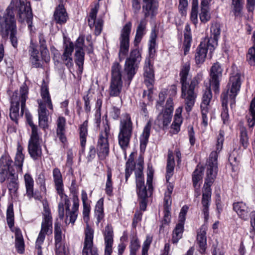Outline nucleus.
Masks as SVG:
<instances>
[{
    "mask_svg": "<svg viewBox=\"0 0 255 255\" xmlns=\"http://www.w3.org/2000/svg\"><path fill=\"white\" fill-rule=\"evenodd\" d=\"M18 21L26 22L28 29L31 31L33 13L30 1L28 0H12L2 15H0V35L3 39H10L12 46L17 48L18 39L16 18Z\"/></svg>",
    "mask_w": 255,
    "mask_h": 255,
    "instance_id": "1",
    "label": "nucleus"
},
{
    "mask_svg": "<svg viewBox=\"0 0 255 255\" xmlns=\"http://www.w3.org/2000/svg\"><path fill=\"white\" fill-rule=\"evenodd\" d=\"M223 144H217L216 150L212 151L209 156L207 164L206 177L205 178L203 191L201 203L202 212L206 220L209 217V207L211 202V186L214 182L218 171V153L222 149Z\"/></svg>",
    "mask_w": 255,
    "mask_h": 255,
    "instance_id": "2",
    "label": "nucleus"
},
{
    "mask_svg": "<svg viewBox=\"0 0 255 255\" xmlns=\"http://www.w3.org/2000/svg\"><path fill=\"white\" fill-rule=\"evenodd\" d=\"M146 24V23L144 19L140 20L137 27L133 41L135 48L131 50L129 56L125 61L124 72L127 76L128 85L136 74L141 60V55L138 50V46L142 37L145 34Z\"/></svg>",
    "mask_w": 255,
    "mask_h": 255,
    "instance_id": "3",
    "label": "nucleus"
},
{
    "mask_svg": "<svg viewBox=\"0 0 255 255\" xmlns=\"http://www.w3.org/2000/svg\"><path fill=\"white\" fill-rule=\"evenodd\" d=\"M190 69L189 62L184 63L180 72V83L181 84V98L184 99L185 110L187 113L191 111L194 106L197 94L195 89L199 84V78L195 77L191 80L190 84L187 82V76Z\"/></svg>",
    "mask_w": 255,
    "mask_h": 255,
    "instance_id": "4",
    "label": "nucleus"
},
{
    "mask_svg": "<svg viewBox=\"0 0 255 255\" xmlns=\"http://www.w3.org/2000/svg\"><path fill=\"white\" fill-rule=\"evenodd\" d=\"M230 84L231 87L227 90V92H224L221 94L222 111L221 112V118L224 124L228 121L229 115L227 107L228 96L231 99L230 106L233 108L235 105L236 97L240 91L241 87L240 77L238 74L231 77L230 78ZM229 85V83L228 84Z\"/></svg>",
    "mask_w": 255,
    "mask_h": 255,
    "instance_id": "5",
    "label": "nucleus"
},
{
    "mask_svg": "<svg viewBox=\"0 0 255 255\" xmlns=\"http://www.w3.org/2000/svg\"><path fill=\"white\" fill-rule=\"evenodd\" d=\"M20 96L18 91H15L11 97L10 107L9 109V117L10 119L18 124V120L19 117V103L21 104V115L24 114L26 107V101L28 98V87L25 83H24L20 87Z\"/></svg>",
    "mask_w": 255,
    "mask_h": 255,
    "instance_id": "6",
    "label": "nucleus"
},
{
    "mask_svg": "<svg viewBox=\"0 0 255 255\" xmlns=\"http://www.w3.org/2000/svg\"><path fill=\"white\" fill-rule=\"evenodd\" d=\"M43 211L42 212V221L41 230L35 243V247L37 249V255H43L41 245L43 244L46 235L52 233V217L49 205L46 200L43 201Z\"/></svg>",
    "mask_w": 255,
    "mask_h": 255,
    "instance_id": "7",
    "label": "nucleus"
},
{
    "mask_svg": "<svg viewBox=\"0 0 255 255\" xmlns=\"http://www.w3.org/2000/svg\"><path fill=\"white\" fill-rule=\"evenodd\" d=\"M132 24L130 21L127 22L121 30L120 41V50L119 57L121 61L126 56L129 51V35L131 32Z\"/></svg>",
    "mask_w": 255,
    "mask_h": 255,
    "instance_id": "8",
    "label": "nucleus"
},
{
    "mask_svg": "<svg viewBox=\"0 0 255 255\" xmlns=\"http://www.w3.org/2000/svg\"><path fill=\"white\" fill-rule=\"evenodd\" d=\"M132 123L129 114L121 120L118 135L119 143H129L132 132Z\"/></svg>",
    "mask_w": 255,
    "mask_h": 255,
    "instance_id": "9",
    "label": "nucleus"
},
{
    "mask_svg": "<svg viewBox=\"0 0 255 255\" xmlns=\"http://www.w3.org/2000/svg\"><path fill=\"white\" fill-rule=\"evenodd\" d=\"M173 110V100L169 98L166 101L164 109L158 115L155 122L160 128L167 129L171 121Z\"/></svg>",
    "mask_w": 255,
    "mask_h": 255,
    "instance_id": "10",
    "label": "nucleus"
},
{
    "mask_svg": "<svg viewBox=\"0 0 255 255\" xmlns=\"http://www.w3.org/2000/svg\"><path fill=\"white\" fill-rule=\"evenodd\" d=\"M144 82L148 88V98H151L153 93V88L154 84V71L153 65L151 63L149 58L145 60L143 67Z\"/></svg>",
    "mask_w": 255,
    "mask_h": 255,
    "instance_id": "11",
    "label": "nucleus"
},
{
    "mask_svg": "<svg viewBox=\"0 0 255 255\" xmlns=\"http://www.w3.org/2000/svg\"><path fill=\"white\" fill-rule=\"evenodd\" d=\"M223 69L221 65L217 62L214 63L210 70V85L215 94L219 92L220 83L222 77Z\"/></svg>",
    "mask_w": 255,
    "mask_h": 255,
    "instance_id": "12",
    "label": "nucleus"
},
{
    "mask_svg": "<svg viewBox=\"0 0 255 255\" xmlns=\"http://www.w3.org/2000/svg\"><path fill=\"white\" fill-rule=\"evenodd\" d=\"M85 236L82 255H89V253H91V255H99L97 250L94 249L92 250L93 246L94 230L88 224L87 225L86 228L85 230Z\"/></svg>",
    "mask_w": 255,
    "mask_h": 255,
    "instance_id": "13",
    "label": "nucleus"
},
{
    "mask_svg": "<svg viewBox=\"0 0 255 255\" xmlns=\"http://www.w3.org/2000/svg\"><path fill=\"white\" fill-rule=\"evenodd\" d=\"M215 49V47L213 45H211L202 40L196 50L195 54L196 63L197 64L203 63L207 56L208 51H209V54L211 56Z\"/></svg>",
    "mask_w": 255,
    "mask_h": 255,
    "instance_id": "14",
    "label": "nucleus"
},
{
    "mask_svg": "<svg viewBox=\"0 0 255 255\" xmlns=\"http://www.w3.org/2000/svg\"><path fill=\"white\" fill-rule=\"evenodd\" d=\"M143 2L142 11L145 18H152L157 14L158 2L156 0H143Z\"/></svg>",
    "mask_w": 255,
    "mask_h": 255,
    "instance_id": "15",
    "label": "nucleus"
},
{
    "mask_svg": "<svg viewBox=\"0 0 255 255\" xmlns=\"http://www.w3.org/2000/svg\"><path fill=\"white\" fill-rule=\"evenodd\" d=\"M114 232L111 225H107L104 232V240L105 244V255H111L112 253L113 244Z\"/></svg>",
    "mask_w": 255,
    "mask_h": 255,
    "instance_id": "16",
    "label": "nucleus"
},
{
    "mask_svg": "<svg viewBox=\"0 0 255 255\" xmlns=\"http://www.w3.org/2000/svg\"><path fill=\"white\" fill-rule=\"evenodd\" d=\"M233 208L241 219L247 221L250 217L251 219L252 218L251 213H250V210L245 203L243 202H235L233 205Z\"/></svg>",
    "mask_w": 255,
    "mask_h": 255,
    "instance_id": "17",
    "label": "nucleus"
},
{
    "mask_svg": "<svg viewBox=\"0 0 255 255\" xmlns=\"http://www.w3.org/2000/svg\"><path fill=\"white\" fill-rule=\"evenodd\" d=\"M210 37L205 38L203 40L207 42L208 44L213 45L214 47H216L218 44V41L221 34V26L220 23L216 22L213 24L210 28Z\"/></svg>",
    "mask_w": 255,
    "mask_h": 255,
    "instance_id": "18",
    "label": "nucleus"
},
{
    "mask_svg": "<svg viewBox=\"0 0 255 255\" xmlns=\"http://www.w3.org/2000/svg\"><path fill=\"white\" fill-rule=\"evenodd\" d=\"M74 48V46L72 42H69L68 44H65L64 52L61 55V60L68 68L72 67L73 65L72 55Z\"/></svg>",
    "mask_w": 255,
    "mask_h": 255,
    "instance_id": "19",
    "label": "nucleus"
},
{
    "mask_svg": "<svg viewBox=\"0 0 255 255\" xmlns=\"http://www.w3.org/2000/svg\"><path fill=\"white\" fill-rule=\"evenodd\" d=\"M28 52L32 65L35 68L41 67L42 65L40 62L39 53L37 49L36 45L31 42L28 48Z\"/></svg>",
    "mask_w": 255,
    "mask_h": 255,
    "instance_id": "20",
    "label": "nucleus"
},
{
    "mask_svg": "<svg viewBox=\"0 0 255 255\" xmlns=\"http://www.w3.org/2000/svg\"><path fill=\"white\" fill-rule=\"evenodd\" d=\"M73 205L71 211L66 214V218L65 219V223L66 224L72 223L73 224L77 217V211L79 207V199L76 195L73 196Z\"/></svg>",
    "mask_w": 255,
    "mask_h": 255,
    "instance_id": "21",
    "label": "nucleus"
},
{
    "mask_svg": "<svg viewBox=\"0 0 255 255\" xmlns=\"http://www.w3.org/2000/svg\"><path fill=\"white\" fill-rule=\"evenodd\" d=\"M54 19L57 24H65L68 19V14L63 6H59L56 8L54 13Z\"/></svg>",
    "mask_w": 255,
    "mask_h": 255,
    "instance_id": "22",
    "label": "nucleus"
},
{
    "mask_svg": "<svg viewBox=\"0 0 255 255\" xmlns=\"http://www.w3.org/2000/svg\"><path fill=\"white\" fill-rule=\"evenodd\" d=\"M123 87L122 80L111 79L109 88L110 95L111 97H117L121 93Z\"/></svg>",
    "mask_w": 255,
    "mask_h": 255,
    "instance_id": "23",
    "label": "nucleus"
},
{
    "mask_svg": "<svg viewBox=\"0 0 255 255\" xmlns=\"http://www.w3.org/2000/svg\"><path fill=\"white\" fill-rule=\"evenodd\" d=\"M40 95L44 103L47 104L48 108L53 110V105L49 92L48 86L43 80L40 89Z\"/></svg>",
    "mask_w": 255,
    "mask_h": 255,
    "instance_id": "24",
    "label": "nucleus"
},
{
    "mask_svg": "<svg viewBox=\"0 0 255 255\" xmlns=\"http://www.w3.org/2000/svg\"><path fill=\"white\" fill-rule=\"evenodd\" d=\"M53 177L54 179L55 186L57 193H62L63 191V183L62 176L60 170L55 168L53 170Z\"/></svg>",
    "mask_w": 255,
    "mask_h": 255,
    "instance_id": "25",
    "label": "nucleus"
},
{
    "mask_svg": "<svg viewBox=\"0 0 255 255\" xmlns=\"http://www.w3.org/2000/svg\"><path fill=\"white\" fill-rule=\"evenodd\" d=\"M203 171L204 168L198 165L192 174L193 184L196 190L200 188V184L199 183L202 180Z\"/></svg>",
    "mask_w": 255,
    "mask_h": 255,
    "instance_id": "26",
    "label": "nucleus"
},
{
    "mask_svg": "<svg viewBox=\"0 0 255 255\" xmlns=\"http://www.w3.org/2000/svg\"><path fill=\"white\" fill-rule=\"evenodd\" d=\"M54 240L55 250L60 248H65V246L62 243V231L61 226L57 223H55L54 226Z\"/></svg>",
    "mask_w": 255,
    "mask_h": 255,
    "instance_id": "27",
    "label": "nucleus"
},
{
    "mask_svg": "<svg viewBox=\"0 0 255 255\" xmlns=\"http://www.w3.org/2000/svg\"><path fill=\"white\" fill-rule=\"evenodd\" d=\"M106 122V124L105 126L104 130L101 132L98 143H109V142H112V140H111L112 137L110 134V125L107 119Z\"/></svg>",
    "mask_w": 255,
    "mask_h": 255,
    "instance_id": "28",
    "label": "nucleus"
},
{
    "mask_svg": "<svg viewBox=\"0 0 255 255\" xmlns=\"http://www.w3.org/2000/svg\"><path fill=\"white\" fill-rule=\"evenodd\" d=\"M211 87L212 86L210 85L209 86H206L205 90H204L202 103L200 106L201 109H208V106L209 105L212 98Z\"/></svg>",
    "mask_w": 255,
    "mask_h": 255,
    "instance_id": "29",
    "label": "nucleus"
},
{
    "mask_svg": "<svg viewBox=\"0 0 255 255\" xmlns=\"http://www.w3.org/2000/svg\"><path fill=\"white\" fill-rule=\"evenodd\" d=\"M12 162L11 159L7 155H2L0 158V169L9 171V176H10L11 172L14 173L12 169Z\"/></svg>",
    "mask_w": 255,
    "mask_h": 255,
    "instance_id": "30",
    "label": "nucleus"
},
{
    "mask_svg": "<svg viewBox=\"0 0 255 255\" xmlns=\"http://www.w3.org/2000/svg\"><path fill=\"white\" fill-rule=\"evenodd\" d=\"M138 200L139 203L140 209L143 211H145L148 203V193L146 188L136 191Z\"/></svg>",
    "mask_w": 255,
    "mask_h": 255,
    "instance_id": "31",
    "label": "nucleus"
},
{
    "mask_svg": "<svg viewBox=\"0 0 255 255\" xmlns=\"http://www.w3.org/2000/svg\"><path fill=\"white\" fill-rule=\"evenodd\" d=\"M206 232L201 229L197 233V241L199 246V252L201 254L205 253L206 249Z\"/></svg>",
    "mask_w": 255,
    "mask_h": 255,
    "instance_id": "32",
    "label": "nucleus"
},
{
    "mask_svg": "<svg viewBox=\"0 0 255 255\" xmlns=\"http://www.w3.org/2000/svg\"><path fill=\"white\" fill-rule=\"evenodd\" d=\"M156 38L157 33L155 29H152L150 35V39L148 43V52L150 57H153L155 53V48L156 45Z\"/></svg>",
    "mask_w": 255,
    "mask_h": 255,
    "instance_id": "33",
    "label": "nucleus"
},
{
    "mask_svg": "<svg viewBox=\"0 0 255 255\" xmlns=\"http://www.w3.org/2000/svg\"><path fill=\"white\" fill-rule=\"evenodd\" d=\"M23 148L20 144H19L17 148V152L15 157L14 164L18 168L19 171L22 172L23 162L24 159V155L22 153Z\"/></svg>",
    "mask_w": 255,
    "mask_h": 255,
    "instance_id": "34",
    "label": "nucleus"
},
{
    "mask_svg": "<svg viewBox=\"0 0 255 255\" xmlns=\"http://www.w3.org/2000/svg\"><path fill=\"white\" fill-rule=\"evenodd\" d=\"M122 67L120 64L115 61L111 67V79L122 80Z\"/></svg>",
    "mask_w": 255,
    "mask_h": 255,
    "instance_id": "35",
    "label": "nucleus"
},
{
    "mask_svg": "<svg viewBox=\"0 0 255 255\" xmlns=\"http://www.w3.org/2000/svg\"><path fill=\"white\" fill-rule=\"evenodd\" d=\"M175 166V161L173 156L171 153L168 154V159L166 166V181H168L170 178L173 174V172Z\"/></svg>",
    "mask_w": 255,
    "mask_h": 255,
    "instance_id": "36",
    "label": "nucleus"
},
{
    "mask_svg": "<svg viewBox=\"0 0 255 255\" xmlns=\"http://www.w3.org/2000/svg\"><path fill=\"white\" fill-rule=\"evenodd\" d=\"M184 231V224L178 223L173 232L172 242L173 244H176L182 238Z\"/></svg>",
    "mask_w": 255,
    "mask_h": 255,
    "instance_id": "37",
    "label": "nucleus"
},
{
    "mask_svg": "<svg viewBox=\"0 0 255 255\" xmlns=\"http://www.w3.org/2000/svg\"><path fill=\"white\" fill-rule=\"evenodd\" d=\"M135 164L134 161L132 153H131L126 164L125 177L126 181H127L128 177L131 174L132 171L135 168Z\"/></svg>",
    "mask_w": 255,
    "mask_h": 255,
    "instance_id": "38",
    "label": "nucleus"
},
{
    "mask_svg": "<svg viewBox=\"0 0 255 255\" xmlns=\"http://www.w3.org/2000/svg\"><path fill=\"white\" fill-rule=\"evenodd\" d=\"M28 151L31 157L34 159H37L42 154L39 144H28Z\"/></svg>",
    "mask_w": 255,
    "mask_h": 255,
    "instance_id": "39",
    "label": "nucleus"
},
{
    "mask_svg": "<svg viewBox=\"0 0 255 255\" xmlns=\"http://www.w3.org/2000/svg\"><path fill=\"white\" fill-rule=\"evenodd\" d=\"M151 124L148 122L144 127L142 134L140 136V143H147L150 133Z\"/></svg>",
    "mask_w": 255,
    "mask_h": 255,
    "instance_id": "40",
    "label": "nucleus"
},
{
    "mask_svg": "<svg viewBox=\"0 0 255 255\" xmlns=\"http://www.w3.org/2000/svg\"><path fill=\"white\" fill-rule=\"evenodd\" d=\"M6 221L9 228L12 229L14 224V217L13 209V204H10L7 207L6 211Z\"/></svg>",
    "mask_w": 255,
    "mask_h": 255,
    "instance_id": "41",
    "label": "nucleus"
},
{
    "mask_svg": "<svg viewBox=\"0 0 255 255\" xmlns=\"http://www.w3.org/2000/svg\"><path fill=\"white\" fill-rule=\"evenodd\" d=\"M88 121H85L80 126L79 134L80 143H85L88 133Z\"/></svg>",
    "mask_w": 255,
    "mask_h": 255,
    "instance_id": "42",
    "label": "nucleus"
},
{
    "mask_svg": "<svg viewBox=\"0 0 255 255\" xmlns=\"http://www.w3.org/2000/svg\"><path fill=\"white\" fill-rule=\"evenodd\" d=\"M75 63L78 66L79 68L82 70L84 62L85 53L83 50L76 49L75 53Z\"/></svg>",
    "mask_w": 255,
    "mask_h": 255,
    "instance_id": "43",
    "label": "nucleus"
},
{
    "mask_svg": "<svg viewBox=\"0 0 255 255\" xmlns=\"http://www.w3.org/2000/svg\"><path fill=\"white\" fill-rule=\"evenodd\" d=\"M10 181L8 185V188L10 192L16 193L18 189V184L16 177L14 176V173L12 172H10V176H9Z\"/></svg>",
    "mask_w": 255,
    "mask_h": 255,
    "instance_id": "44",
    "label": "nucleus"
},
{
    "mask_svg": "<svg viewBox=\"0 0 255 255\" xmlns=\"http://www.w3.org/2000/svg\"><path fill=\"white\" fill-rule=\"evenodd\" d=\"M39 41L40 43V46L41 49V55L43 58V57H44V61L45 62H47L49 60L50 58L49 57H46V55L48 53V50L47 48V46L46 44V41L44 39V37L42 36H40L39 37Z\"/></svg>",
    "mask_w": 255,
    "mask_h": 255,
    "instance_id": "45",
    "label": "nucleus"
},
{
    "mask_svg": "<svg viewBox=\"0 0 255 255\" xmlns=\"http://www.w3.org/2000/svg\"><path fill=\"white\" fill-rule=\"evenodd\" d=\"M24 183L26 188V193L30 194L32 189H34V180L29 173H26L24 175Z\"/></svg>",
    "mask_w": 255,
    "mask_h": 255,
    "instance_id": "46",
    "label": "nucleus"
},
{
    "mask_svg": "<svg viewBox=\"0 0 255 255\" xmlns=\"http://www.w3.org/2000/svg\"><path fill=\"white\" fill-rule=\"evenodd\" d=\"M112 171L109 168L107 171V180L106 183L105 192L106 194L109 196H111L113 193V183L112 181Z\"/></svg>",
    "mask_w": 255,
    "mask_h": 255,
    "instance_id": "47",
    "label": "nucleus"
},
{
    "mask_svg": "<svg viewBox=\"0 0 255 255\" xmlns=\"http://www.w3.org/2000/svg\"><path fill=\"white\" fill-rule=\"evenodd\" d=\"M183 122L182 117H177L174 116L173 122L171 126V128L173 129L174 134L177 133L180 130V127Z\"/></svg>",
    "mask_w": 255,
    "mask_h": 255,
    "instance_id": "48",
    "label": "nucleus"
},
{
    "mask_svg": "<svg viewBox=\"0 0 255 255\" xmlns=\"http://www.w3.org/2000/svg\"><path fill=\"white\" fill-rule=\"evenodd\" d=\"M48 112L38 113L39 125L44 129L48 128Z\"/></svg>",
    "mask_w": 255,
    "mask_h": 255,
    "instance_id": "49",
    "label": "nucleus"
},
{
    "mask_svg": "<svg viewBox=\"0 0 255 255\" xmlns=\"http://www.w3.org/2000/svg\"><path fill=\"white\" fill-rule=\"evenodd\" d=\"M251 118L248 120V125L250 128H253L255 125V98L252 100L250 108Z\"/></svg>",
    "mask_w": 255,
    "mask_h": 255,
    "instance_id": "50",
    "label": "nucleus"
},
{
    "mask_svg": "<svg viewBox=\"0 0 255 255\" xmlns=\"http://www.w3.org/2000/svg\"><path fill=\"white\" fill-rule=\"evenodd\" d=\"M233 12L236 16H239L242 10L244 0H232Z\"/></svg>",
    "mask_w": 255,
    "mask_h": 255,
    "instance_id": "51",
    "label": "nucleus"
},
{
    "mask_svg": "<svg viewBox=\"0 0 255 255\" xmlns=\"http://www.w3.org/2000/svg\"><path fill=\"white\" fill-rule=\"evenodd\" d=\"M192 41V36L191 33H184V54L185 55H187L188 52L189 51L191 43Z\"/></svg>",
    "mask_w": 255,
    "mask_h": 255,
    "instance_id": "52",
    "label": "nucleus"
},
{
    "mask_svg": "<svg viewBox=\"0 0 255 255\" xmlns=\"http://www.w3.org/2000/svg\"><path fill=\"white\" fill-rule=\"evenodd\" d=\"M246 60L251 66L255 65V48L250 47L246 55Z\"/></svg>",
    "mask_w": 255,
    "mask_h": 255,
    "instance_id": "53",
    "label": "nucleus"
},
{
    "mask_svg": "<svg viewBox=\"0 0 255 255\" xmlns=\"http://www.w3.org/2000/svg\"><path fill=\"white\" fill-rule=\"evenodd\" d=\"M229 161L233 166H238L239 163V153L237 150L234 149L229 157Z\"/></svg>",
    "mask_w": 255,
    "mask_h": 255,
    "instance_id": "54",
    "label": "nucleus"
},
{
    "mask_svg": "<svg viewBox=\"0 0 255 255\" xmlns=\"http://www.w3.org/2000/svg\"><path fill=\"white\" fill-rule=\"evenodd\" d=\"M152 238L149 235H147L145 241L144 242L142 248L141 255H148V251L149 250L150 245L152 242Z\"/></svg>",
    "mask_w": 255,
    "mask_h": 255,
    "instance_id": "55",
    "label": "nucleus"
},
{
    "mask_svg": "<svg viewBox=\"0 0 255 255\" xmlns=\"http://www.w3.org/2000/svg\"><path fill=\"white\" fill-rule=\"evenodd\" d=\"M188 5L187 0H179L178 10L182 16L186 15Z\"/></svg>",
    "mask_w": 255,
    "mask_h": 255,
    "instance_id": "56",
    "label": "nucleus"
},
{
    "mask_svg": "<svg viewBox=\"0 0 255 255\" xmlns=\"http://www.w3.org/2000/svg\"><path fill=\"white\" fill-rule=\"evenodd\" d=\"M200 19L201 22L206 23L211 18L209 9L201 8V12L199 14Z\"/></svg>",
    "mask_w": 255,
    "mask_h": 255,
    "instance_id": "57",
    "label": "nucleus"
},
{
    "mask_svg": "<svg viewBox=\"0 0 255 255\" xmlns=\"http://www.w3.org/2000/svg\"><path fill=\"white\" fill-rule=\"evenodd\" d=\"M31 134L28 143H38L39 136L37 133V128L31 129Z\"/></svg>",
    "mask_w": 255,
    "mask_h": 255,
    "instance_id": "58",
    "label": "nucleus"
},
{
    "mask_svg": "<svg viewBox=\"0 0 255 255\" xmlns=\"http://www.w3.org/2000/svg\"><path fill=\"white\" fill-rule=\"evenodd\" d=\"M89 90L88 92V93L83 96V99L84 101V109L87 113H90L91 111V106H90V97L89 96Z\"/></svg>",
    "mask_w": 255,
    "mask_h": 255,
    "instance_id": "59",
    "label": "nucleus"
},
{
    "mask_svg": "<svg viewBox=\"0 0 255 255\" xmlns=\"http://www.w3.org/2000/svg\"><path fill=\"white\" fill-rule=\"evenodd\" d=\"M66 120L63 117H60L57 120V131L59 132H63L65 130V126Z\"/></svg>",
    "mask_w": 255,
    "mask_h": 255,
    "instance_id": "60",
    "label": "nucleus"
},
{
    "mask_svg": "<svg viewBox=\"0 0 255 255\" xmlns=\"http://www.w3.org/2000/svg\"><path fill=\"white\" fill-rule=\"evenodd\" d=\"M140 248L139 241L137 239H133L130 242V252L136 253Z\"/></svg>",
    "mask_w": 255,
    "mask_h": 255,
    "instance_id": "61",
    "label": "nucleus"
},
{
    "mask_svg": "<svg viewBox=\"0 0 255 255\" xmlns=\"http://www.w3.org/2000/svg\"><path fill=\"white\" fill-rule=\"evenodd\" d=\"M241 143H247L248 141V133L246 129L244 127L240 129Z\"/></svg>",
    "mask_w": 255,
    "mask_h": 255,
    "instance_id": "62",
    "label": "nucleus"
},
{
    "mask_svg": "<svg viewBox=\"0 0 255 255\" xmlns=\"http://www.w3.org/2000/svg\"><path fill=\"white\" fill-rule=\"evenodd\" d=\"M90 212V206L88 204L83 205V220L87 224L89 221V214Z\"/></svg>",
    "mask_w": 255,
    "mask_h": 255,
    "instance_id": "63",
    "label": "nucleus"
},
{
    "mask_svg": "<svg viewBox=\"0 0 255 255\" xmlns=\"http://www.w3.org/2000/svg\"><path fill=\"white\" fill-rule=\"evenodd\" d=\"M120 114V109L116 106H114L110 112V116L115 120H117L119 118Z\"/></svg>",
    "mask_w": 255,
    "mask_h": 255,
    "instance_id": "64",
    "label": "nucleus"
}]
</instances>
